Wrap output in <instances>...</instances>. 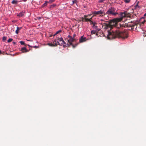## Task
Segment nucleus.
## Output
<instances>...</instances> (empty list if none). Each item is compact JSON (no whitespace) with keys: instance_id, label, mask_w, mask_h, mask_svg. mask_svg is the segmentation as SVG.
Instances as JSON below:
<instances>
[{"instance_id":"f257e3e1","label":"nucleus","mask_w":146,"mask_h":146,"mask_svg":"<svg viewBox=\"0 0 146 146\" xmlns=\"http://www.w3.org/2000/svg\"><path fill=\"white\" fill-rule=\"evenodd\" d=\"M122 20V18H117L111 20L108 24L104 23L102 25V27L105 29H108L107 31L108 33V31L110 32V30L111 29L113 28V27L118 28H119V27H121V25L120 24H118L117 23Z\"/></svg>"},{"instance_id":"f03ea898","label":"nucleus","mask_w":146,"mask_h":146,"mask_svg":"<svg viewBox=\"0 0 146 146\" xmlns=\"http://www.w3.org/2000/svg\"><path fill=\"white\" fill-rule=\"evenodd\" d=\"M128 33L127 31H120L116 30L115 31L109 32L107 35L108 38L111 39L116 38H121L125 39L128 37Z\"/></svg>"},{"instance_id":"7ed1b4c3","label":"nucleus","mask_w":146,"mask_h":146,"mask_svg":"<svg viewBox=\"0 0 146 146\" xmlns=\"http://www.w3.org/2000/svg\"><path fill=\"white\" fill-rule=\"evenodd\" d=\"M139 23H140L139 24H137L134 22L131 21V22H129L127 24V27H130L131 30L135 29V30H137V28L138 26V25H139V27H140L141 28H142L143 27H142V26H143V24H142L140 22V20Z\"/></svg>"},{"instance_id":"20e7f679","label":"nucleus","mask_w":146,"mask_h":146,"mask_svg":"<svg viewBox=\"0 0 146 146\" xmlns=\"http://www.w3.org/2000/svg\"><path fill=\"white\" fill-rule=\"evenodd\" d=\"M116 9L113 7H111L110 8L106 13V15H109L115 16L117 15L118 13L115 12Z\"/></svg>"},{"instance_id":"39448f33","label":"nucleus","mask_w":146,"mask_h":146,"mask_svg":"<svg viewBox=\"0 0 146 146\" xmlns=\"http://www.w3.org/2000/svg\"><path fill=\"white\" fill-rule=\"evenodd\" d=\"M92 14L94 16H96L99 15L100 17H103L106 15L105 13L104 12V11L100 10L98 11H94L92 12Z\"/></svg>"},{"instance_id":"423d86ee","label":"nucleus","mask_w":146,"mask_h":146,"mask_svg":"<svg viewBox=\"0 0 146 146\" xmlns=\"http://www.w3.org/2000/svg\"><path fill=\"white\" fill-rule=\"evenodd\" d=\"M130 15L129 13H128L127 11H125L123 13H121L120 14V15L121 16V17L120 18H122L125 17H128L129 15Z\"/></svg>"},{"instance_id":"0eeeda50","label":"nucleus","mask_w":146,"mask_h":146,"mask_svg":"<svg viewBox=\"0 0 146 146\" xmlns=\"http://www.w3.org/2000/svg\"><path fill=\"white\" fill-rule=\"evenodd\" d=\"M87 40L86 38L84 37L83 36H82L79 39V42L82 43L83 42L86 41Z\"/></svg>"},{"instance_id":"6e6552de","label":"nucleus","mask_w":146,"mask_h":146,"mask_svg":"<svg viewBox=\"0 0 146 146\" xmlns=\"http://www.w3.org/2000/svg\"><path fill=\"white\" fill-rule=\"evenodd\" d=\"M75 40H76L72 37H70V38L68 40V42L70 45H72V42L74 41Z\"/></svg>"},{"instance_id":"1a4fd4ad","label":"nucleus","mask_w":146,"mask_h":146,"mask_svg":"<svg viewBox=\"0 0 146 146\" xmlns=\"http://www.w3.org/2000/svg\"><path fill=\"white\" fill-rule=\"evenodd\" d=\"M21 50L23 53L27 52H28L29 50H27L26 47H23L21 48Z\"/></svg>"},{"instance_id":"9d476101","label":"nucleus","mask_w":146,"mask_h":146,"mask_svg":"<svg viewBox=\"0 0 146 146\" xmlns=\"http://www.w3.org/2000/svg\"><path fill=\"white\" fill-rule=\"evenodd\" d=\"M25 13L24 12H23L22 11L21 12H20L19 13L17 14V16L19 17H22L24 16V14H25Z\"/></svg>"},{"instance_id":"9b49d317","label":"nucleus","mask_w":146,"mask_h":146,"mask_svg":"<svg viewBox=\"0 0 146 146\" xmlns=\"http://www.w3.org/2000/svg\"><path fill=\"white\" fill-rule=\"evenodd\" d=\"M58 40L60 42H62V43H61L62 44H66V42L63 40V38L62 37L60 38H58Z\"/></svg>"},{"instance_id":"f8f14e48","label":"nucleus","mask_w":146,"mask_h":146,"mask_svg":"<svg viewBox=\"0 0 146 146\" xmlns=\"http://www.w3.org/2000/svg\"><path fill=\"white\" fill-rule=\"evenodd\" d=\"M145 21L146 20L144 17H142L140 19V22L142 24H144Z\"/></svg>"},{"instance_id":"ddd939ff","label":"nucleus","mask_w":146,"mask_h":146,"mask_svg":"<svg viewBox=\"0 0 146 146\" xmlns=\"http://www.w3.org/2000/svg\"><path fill=\"white\" fill-rule=\"evenodd\" d=\"M22 28V27H17V30H16L15 31V33L17 34L19 33V31Z\"/></svg>"},{"instance_id":"4468645a","label":"nucleus","mask_w":146,"mask_h":146,"mask_svg":"<svg viewBox=\"0 0 146 146\" xmlns=\"http://www.w3.org/2000/svg\"><path fill=\"white\" fill-rule=\"evenodd\" d=\"M18 1L15 0H13L12 1L11 3L13 4H17L18 3Z\"/></svg>"},{"instance_id":"2eb2a0df","label":"nucleus","mask_w":146,"mask_h":146,"mask_svg":"<svg viewBox=\"0 0 146 146\" xmlns=\"http://www.w3.org/2000/svg\"><path fill=\"white\" fill-rule=\"evenodd\" d=\"M48 3V2L47 1H45L44 3L42 5V7H44L46 6L47 5V3Z\"/></svg>"},{"instance_id":"dca6fc26","label":"nucleus","mask_w":146,"mask_h":146,"mask_svg":"<svg viewBox=\"0 0 146 146\" xmlns=\"http://www.w3.org/2000/svg\"><path fill=\"white\" fill-rule=\"evenodd\" d=\"M52 44H54V46H56L57 45L56 41V40H54V41L53 42V43Z\"/></svg>"},{"instance_id":"f3484780","label":"nucleus","mask_w":146,"mask_h":146,"mask_svg":"<svg viewBox=\"0 0 146 146\" xmlns=\"http://www.w3.org/2000/svg\"><path fill=\"white\" fill-rule=\"evenodd\" d=\"M138 2L137 3V4L135 6V9H137V8H139L140 7L138 5Z\"/></svg>"},{"instance_id":"a211bd4d","label":"nucleus","mask_w":146,"mask_h":146,"mask_svg":"<svg viewBox=\"0 0 146 146\" xmlns=\"http://www.w3.org/2000/svg\"><path fill=\"white\" fill-rule=\"evenodd\" d=\"M7 37L6 36H4L3 37V38L2 39L4 41L5 40H6L7 39Z\"/></svg>"},{"instance_id":"6ab92c4d","label":"nucleus","mask_w":146,"mask_h":146,"mask_svg":"<svg viewBox=\"0 0 146 146\" xmlns=\"http://www.w3.org/2000/svg\"><path fill=\"white\" fill-rule=\"evenodd\" d=\"M13 40V39L12 38H10L8 40L7 42H11Z\"/></svg>"},{"instance_id":"aec40b11","label":"nucleus","mask_w":146,"mask_h":146,"mask_svg":"<svg viewBox=\"0 0 146 146\" xmlns=\"http://www.w3.org/2000/svg\"><path fill=\"white\" fill-rule=\"evenodd\" d=\"M61 32V30H59V31H57L56 32V33H55V35H56L58 34V33H60Z\"/></svg>"},{"instance_id":"412c9836","label":"nucleus","mask_w":146,"mask_h":146,"mask_svg":"<svg viewBox=\"0 0 146 146\" xmlns=\"http://www.w3.org/2000/svg\"><path fill=\"white\" fill-rule=\"evenodd\" d=\"M21 45H25V43L23 41H21L20 42Z\"/></svg>"},{"instance_id":"4be33fe9","label":"nucleus","mask_w":146,"mask_h":146,"mask_svg":"<svg viewBox=\"0 0 146 146\" xmlns=\"http://www.w3.org/2000/svg\"><path fill=\"white\" fill-rule=\"evenodd\" d=\"M48 44L50 46H54V44H52V43H48Z\"/></svg>"},{"instance_id":"5701e85b","label":"nucleus","mask_w":146,"mask_h":146,"mask_svg":"<svg viewBox=\"0 0 146 146\" xmlns=\"http://www.w3.org/2000/svg\"><path fill=\"white\" fill-rule=\"evenodd\" d=\"M85 22L90 21V19H89L87 18L85 19Z\"/></svg>"},{"instance_id":"b1692460","label":"nucleus","mask_w":146,"mask_h":146,"mask_svg":"<svg viewBox=\"0 0 146 146\" xmlns=\"http://www.w3.org/2000/svg\"><path fill=\"white\" fill-rule=\"evenodd\" d=\"M91 33L92 34H95L96 33V31H91Z\"/></svg>"},{"instance_id":"393cba45","label":"nucleus","mask_w":146,"mask_h":146,"mask_svg":"<svg viewBox=\"0 0 146 146\" xmlns=\"http://www.w3.org/2000/svg\"><path fill=\"white\" fill-rule=\"evenodd\" d=\"M124 2L127 3H128L130 2V0H124Z\"/></svg>"},{"instance_id":"a878e982","label":"nucleus","mask_w":146,"mask_h":146,"mask_svg":"<svg viewBox=\"0 0 146 146\" xmlns=\"http://www.w3.org/2000/svg\"><path fill=\"white\" fill-rule=\"evenodd\" d=\"M90 15H84V18L85 19H86V18H87V17H88V16H90Z\"/></svg>"},{"instance_id":"bb28decb","label":"nucleus","mask_w":146,"mask_h":146,"mask_svg":"<svg viewBox=\"0 0 146 146\" xmlns=\"http://www.w3.org/2000/svg\"><path fill=\"white\" fill-rule=\"evenodd\" d=\"M92 27L94 29H96L98 27L95 25H94L92 26Z\"/></svg>"},{"instance_id":"cd10ccee","label":"nucleus","mask_w":146,"mask_h":146,"mask_svg":"<svg viewBox=\"0 0 146 146\" xmlns=\"http://www.w3.org/2000/svg\"><path fill=\"white\" fill-rule=\"evenodd\" d=\"M81 21L82 22H85V18L84 17L81 18Z\"/></svg>"},{"instance_id":"c85d7f7f","label":"nucleus","mask_w":146,"mask_h":146,"mask_svg":"<svg viewBox=\"0 0 146 146\" xmlns=\"http://www.w3.org/2000/svg\"><path fill=\"white\" fill-rule=\"evenodd\" d=\"M54 0H50L48 2V3H52V2H54Z\"/></svg>"},{"instance_id":"c756f323","label":"nucleus","mask_w":146,"mask_h":146,"mask_svg":"<svg viewBox=\"0 0 146 146\" xmlns=\"http://www.w3.org/2000/svg\"><path fill=\"white\" fill-rule=\"evenodd\" d=\"M104 1H105V0H100L99 1V2L100 3H103Z\"/></svg>"},{"instance_id":"7c9ffc66","label":"nucleus","mask_w":146,"mask_h":146,"mask_svg":"<svg viewBox=\"0 0 146 146\" xmlns=\"http://www.w3.org/2000/svg\"><path fill=\"white\" fill-rule=\"evenodd\" d=\"M77 44H76L75 45H74L72 44L71 45L72 46L73 48H74L77 45Z\"/></svg>"},{"instance_id":"2f4dec72","label":"nucleus","mask_w":146,"mask_h":146,"mask_svg":"<svg viewBox=\"0 0 146 146\" xmlns=\"http://www.w3.org/2000/svg\"><path fill=\"white\" fill-rule=\"evenodd\" d=\"M77 2V1L76 0H75L73 1V4H74V3H76Z\"/></svg>"},{"instance_id":"473e14b6","label":"nucleus","mask_w":146,"mask_h":146,"mask_svg":"<svg viewBox=\"0 0 146 146\" xmlns=\"http://www.w3.org/2000/svg\"><path fill=\"white\" fill-rule=\"evenodd\" d=\"M89 22H90L91 24H93V22L91 20H90Z\"/></svg>"},{"instance_id":"72a5a7b5","label":"nucleus","mask_w":146,"mask_h":146,"mask_svg":"<svg viewBox=\"0 0 146 146\" xmlns=\"http://www.w3.org/2000/svg\"><path fill=\"white\" fill-rule=\"evenodd\" d=\"M33 48H38V46H34L33 47Z\"/></svg>"},{"instance_id":"f704fd0d","label":"nucleus","mask_w":146,"mask_h":146,"mask_svg":"<svg viewBox=\"0 0 146 146\" xmlns=\"http://www.w3.org/2000/svg\"><path fill=\"white\" fill-rule=\"evenodd\" d=\"M97 24V23L96 22H93V25H95L96 24Z\"/></svg>"},{"instance_id":"c9c22d12","label":"nucleus","mask_w":146,"mask_h":146,"mask_svg":"<svg viewBox=\"0 0 146 146\" xmlns=\"http://www.w3.org/2000/svg\"><path fill=\"white\" fill-rule=\"evenodd\" d=\"M57 43H58V44H57V45H60V43H59V42L58 41H57Z\"/></svg>"},{"instance_id":"e433bc0d","label":"nucleus","mask_w":146,"mask_h":146,"mask_svg":"<svg viewBox=\"0 0 146 146\" xmlns=\"http://www.w3.org/2000/svg\"><path fill=\"white\" fill-rule=\"evenodd\" d=\"M68 37L69 38H70V37H72L71 36H70V35H68Z\"/></svg>"},{"instance_id":"4c0bfd02","label":"nucleus","mask_w":146,"mask_h":146,"mask_svg":"<svg viewBox=\"0 0 146 146\" xmlns=\"http://www.w3.org/2000/svg\"><path fill=\"white\" fill-rule=\"evenodd\" d=\"M92 17H91L90 19H90V20H91V21L92 20Z\"/></svg>"},{"instance_id":"58836bf2","label":"nucleus","mask_w":146,"mask_h":146,"mask_svg":"<svg viewBox=\"0 0 146 146\" xmlns=\"http://www.w3.org/2000/svg\"><path fill=\"white\" fill-rule=\"evenodd\" d=\"M76 36V35H75V34H74V35L73 37H75V36Z\"/></svg>"},{"instance_id":"ea45409f","label":"nucleus","mask_w":146,"mask_h":146,"mask_svg":"<svg viewBox=\"0 0 146 146\" xmlns=\"http://www.w3.org/2000/svg\"><path fill=\"white\" fill-rule=\"evenodd\" d=\"M23 0L24 1V2H25V1H27V0Z\"/></svg>"},{"instance_id":"a19ab883","label":"nucleus","mask_w":146,"mask_h":146,"mask_svg":"<svg viewBox=\"0 0 146 146\" xmlns=\"http://www.w3.org/2000/svg\"><path fill=\"white\" fill-rule=\"evenodd\" d=\"M144 16H146V13L144 14Z\"/></svg>"},{"instance_id":"79ce46f5","label":"nucleus","mask_w":146,"mask_h":146,"mask_svg":"<svg viewBox=\"0 0 146 146\" xmlns=\"http://www.w3.org/2000/svg\"><path fill=\"white\" fill-rule=\"evenodd\" d=\"M1 50H0V54H1Z\"/></svg>"},{"instance_id":"37998d69","label":"nucleus","mask_w":146,"mask_h":146,"mask_svg":"<svg viewBox=\"0 0 146 146\" xmlns=\"http://www.w3.org/2000/svg\"><path fill=\"white\" fill-rule=\"evenodd\" d=\"M13 43L14 44H15V42H13Z\"/></svg>"},{"instance_id":"c03bdc74","label":"nucleus","mask_w":146,"mask_h":146,"mask_svg":"<svg viewBox=\"0 0 146 146\" xmlns=\"http://www.w3.org/2000/svg\"><path fill=\"white\" fill-rule=\"evenodd\" d=\"M55 35V34L53 35V36H54L55 35Z\"/></svg>"},{"instance_id":"a18cd8bd","label":"nucleus","mask_w":146,"mask_h":146,"mask_svg":"<svg viewBox=\"0 0 146 146\" xmlns=\"http://www.w3.org/2000/svg\"><path fill=\"white\" fill-rule=\"evenodd\" d=\"M28 45V46H30L29 45Z\"/></svg>"}]
</instances>
